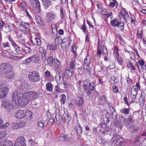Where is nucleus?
Listing matches in <instances>:
<instances>
[{
  "label": "nucleus",
  "mask_w": 146,
  "mask_h": 146,
  "mask_svg": "<svg viewBox=\"0 0 146 146\" xmlns=\"http://www.w3.org/2000/svg\"><path fill=\"white\" fill-rule=\"evenodd\" d=\"M113 2H110L109 5V6L110 8H113L115 6L118 5V3L115 0H113Z\"/></svg>",
  "instance_id": "obj_57"
},
{
  "label": "nucleus",
  "mask_w": 146,
  "mask_h": 146,
  "mask_svg": "<svg viewBox=\"0 0 146 146\" xmlns=\"http://www.w3.org/2000/svg\"><path fill=\"white\" fill-rule=\"evenodd\" d=\"M98 142L101 144H104L105 142L104 139L101 137H99L97 139Z\"/></svg>",
  "instance_id": "obj_62"
},
{
  "label": "nucleus",
  "mask_w": 146,
  "mask_h": 146,
  "mask_svg": "<svg viewBox=\"0 0 146 146\" xmlns=\"http://www.w3.org/2000/svg\"><path fill=\"white\" fill-rule=\"evenodd\" d=\"M42 1L43 5L46 8H48L49 6L52 5V2L50 0H42Z\"/></svg>",
  "instance_id": "obj_21"
},
{
  "label": "nucleus",
  "mask_w": 146,
  "mask_h": 146,
  "mask_svg": "<svg viewBox=\"0 0 146 146\" xmlns=\"http://www.w3.org/2000/svg\"><path fill=\"white\" fill-rule=\"evenodd\" d=\"M62 40L61 37L60 36H58L57 35L54 40L55 44L57 45H59Z\"/></svg>",
  "instance_id": "obj_46"
},
{
  "label": "nucleus",
  "mask_w": 146,
  "mask_h": 146,
  "mask_svg": "<svg viewBox=\"0 0 146 146\" xmlns=\"http://www.w3.org/2000/svg\"><path fill=\"white\" fill-rule=\"evenodd\" d=\"M25 95V93L23 94L22 96L20 97L19 98V100H18L19 102L17 104H19L23 106H25L29 103L30 101L28 100V99Z\"/></svg>",
  "instance_id": "obj_6"
},
{
  "label": "nucleus",
  "mask_w": 146,
  "mask_h": 146,
  "mask_svg": "<svg viewBox=\"0 0 146 146\" xmlns=\"http://www.w3.org/2000/svg\"><path fill=\"white\" fill-rule=\"evenodd\" d=\"M12 31V27L7 24L6 25V26L3 29V31L6 33H8L10 31Z\"/></svg>",
  "instance_id": "obj_41"
},
{
  "label": "nucleus",
  "mask_w": 146,
  "mask_h": 146,
  "mask_svg": "<svg viewBox=\"0 0 146 146\" xmlns=\"http://www.w3.org/2000/svg\"><path fill=\"white\" fill-rule=\"evenodd\" d=\"M54 66L55 68H59L61 66V63L60 61L56 58L54 59Z\"/></svg>",
  "instance_id": "obj_37"
},
{
  "label": "nucleus",
  "mask_w": 146,
  "mask_h": 146,
  "mask_svg": "<svg viewBox=\"0 0 146 146\" xmlns=\"http://www.w3.org/2000/svg\"><path fill=\"white\" fill-rule=\"evenodd\" d=\"M116 58L118 64L120 65H122L123 63V60L122 57L119 56Z\"/></svg>",
  "instance_id": "obj_50"
},
{
  "label": "nucleus",
  "mask_w": 146,
  "mask_h": 146,
  "mask_svg": "<svg viewBox=\"0 0 146 146\" xmlns=\"http://www.w3.org/2000/svg\"><path fill=\"white\" fill-rule=\"evenodd\" d=\"M128 129H130V131L132 133H134L136 131H137L139 129V127L137 126H134L132 125Z\"/></svg>",
  "instance_id": "obj_42"
},
{
  "label": "nucleus",
  "mask_w": 146,
  "mask_h": 146,
  "mask_svg": "<svg viewBox=\"0 0 146 146\" xmlns=\"http://www.w3.org/2000/svg\"><path fill=\"white\" fill-rule=\"evenodd\" d=\"M85 20H84L83 24L81 26L80 28L84 33L86 32V27L85 25Z\"/></svg>",
  "instance_id": "obj_60"
},
{
  "label": "nucleus",
  "mask_w": 146,
  "mask_h": 146,
  "mask_svg": "<svg viewBox=\"0 0 146 146\" xmlns=\"http://www.w3.org/2000/svg\"><path fill=\"white\" fill-rule=\"evenodd\" d=\"M113 53L115 54L116 57L119 56L118 48L116 46L114 47Z\"/></svg>",
  "instance_id": "obj_58"
},
{
  "label": "nucleus",
  "mask_w": 146,
  "mask_h": 146,
  "mask_svg": "<svg viewBox=\"0 0 146 146\" xmlns=\"http://www.w3.org/2000/svg\"><path fill=\"white\" fill-rule=\"evenodd\" d=\"M120 112L124 114H128L129 113V109L128 108H123L120 110Z\"/></svg>",
  "instance_id": "obj_59"
},
{
  "label": "nucleus",
  "mask_w": 146,
  "mask_h": 146,
  "mask_svg": "<svg viewBox=\"0 0 146 146\" xmlns=\"http://www.w3.org/2000/svg\"><path fill=\"white\" fill-rule=\"evenodd\" d=\"M15 51L18 54H21L22 53V49H21L20 47L19 46H18L14 49Z\"/></svg>",
  "instance_id": "obj_64"
},
{
  "label": "nucleus",
  "mask_w": 146,
  "mask_h": 146,
  "mask_svg": "<svg viewBox=\"0 0 146 146\" xmlns=\"http://www.w3.org/2000/svg\"><path fill=\"white\" fill-rule=\"evenodd\" d=\"M76 65V61L74 58L73 59L69 64V68L73 70L75 68Z\"/></svg>",
  "instance_id": "obj_40"
},
{
  "label": "nucleus",
  "mask_w": 146,
  "mask_h": 146,
  "mask_svg": "<svg viewBox=\"0 0 146 146\" xmlns=\"http://www.w3.org/2000/svg\"><path fill=\"white\" fill-rule=\"evenodd\" d=\"M76 105L78 106H81L84 102L83 99L79 97L76 98Z\"/></svg>",
  "instance_id": "obj_25"
},
{
  "label": "nucleus",
  "mask_w": 146,
  "mask_h": 146,
  "mask_svg": "<svg viewBox=\"0 0 146 146\" xmlns=\"http://www.w3.org/2000/svg\"><path fill=\"white\" fill-rule=\"evenodd\" d=\"M89 66L84 65L83 69L84 71L87 73V74H90L91 71L90 70L89 68Z\"/></svg>",
  "instance_id": "obj_54"
},
{
  "label": "nucleus",
  "mask_w": 146,
  "mask_h": 146,
  "mask_svg": "<svg viewBox=\"0 0 146 146\" xmlns=\"http://www.w3.org/2000/svg\"><path fill=\"white\" fill-rule=\"evenodd\" d=\"M32 61L35 63H38L39 61V58L36 54H34L31 56Z\"/></svg>",
  "instance_id": "obj_32"
},
{
  "label": "nucleus",
  "mask_w": 146,
  "mask_h": 146,
  "mask_svg": "<svg viewBox=\"0 0 146 146\" xmlns=\"http://www.w3.org/2000/svg\"><path fill=\"white\" fill-rule=\"evenodd\" d=\"M47 48H49L50 50H54L56 49L57 46L56 44H48L47 46Z\"/></svg>",
  "instance_id": "obj_49"
},
{
  "label": "nucleus",
  "mask_w": 146,
  "mask_h": 146,
  "mask_svg": "<svg viewBox=\"0 0 146 146\" xmlns=\"http://www.w3.org/2000/svg\"><path fill=\"white\" fill-rule=\"evenodd\" d=\"M46 89L47 91L51 92L52 91L53 85L52 84L51 82L47 83L46 84Z\"/></svg>",
  "instance_id": "obj_29"
},
{
  "label": "nucleus",
  "mask_w": 146,
  "mask_h": 146,
  "mask_svg": "<svg viewBox=\"0 0 146 146\" xmlns=\"http://www.w3.org/2000/svg\"><path fill=\"white\" fill-rule=\"evenodd\" d=\"M9 92V88L6 87L0 88V98L4 99L7 96Z\"/></svg>",
  "instance_id": "obj_10"
},
{
  "label": "nucleus",
  "mask_w": 146,
  "mask_h": 146,
  "mask_svg": "<svg viewBox=\"0 0 146 146\" xmlns=\"http://www.w3.org/2000/svg\"><path fill=\"white\" fill-rule=\"evenodd\" d=\"M26 96H27L28 100L30 101L33 100L37 97L38 94L37 93L34 91H29L25 92Z\"/></svg>",
  "instance_id": "obj_8"
},
{
  "label": "nucleus",
  "mask_w": 146,
  "mask_h": 146,
  "mask_svg": "<svg viewBox=\"0 0 146 146\" xmlns=\"http://www.w3.org/2000/svg\"><path fill=\"white\" fill-rule=\"evenodd\" d=\"M121 137L118 134H115L113 137L114 141H115V142H117L119 140L121 139Z\"/></svg>",
  "instance_id": "obj_53"
},
{
  "label": "nucleus",
  "mask_w": 146,
  "mask_h": 146,
  "mask_svg": "<svg viewBox=\"0 0 146 146\" xmlns=\"http://www.w3.org/2000/svg\"><path fill=\"white\" fill-rule=\"evenodd\" d=\"M121 15H122L125 21H126L127 19L128 18V14L126 12L125 10L124 9L123 11H121L120 12Z\"/></svg>",
  "instance_id": "obj_35"
},
{
  "label": "nucleus",
  "mask_w": 146,
  "mask_h": 146,
  "mask_svg": "<svg viewBox=\"0 0 146 146\" xmlns=\"http://www.w3.org/2000/svg\"><path fill=\"white\" fill-rule=\"evenodd\" d=\"M15 125H17V127H15L16 129L21 128L24 127L26 125V123L25 122H23L19 123L18 124H16Z\"/></svg>",
  "instance_id": "obj_55"
},
{
  "label": "nucleus",
  "mask_w": 146,
  "mask_h": 146,
  "mask_svg": "<svg viewBox=\"0 0 146 146\" xmlns=\"http://www.w3.org/2000/svg\"><path fill=\"white\" fill-rule=\"evenodd\" d=\"M75 130L77 132V135L80 136L82 132V129L80 126H77L75 127Z\"/></svg>",
  "instance_id": "obj_39"
},
{
  "label": "nucleus",
  "mask_w": 146,
  "mask_h": 146,
  "mask_svg": "<svg viewBox=\"0 0 146 146\" xmlns=\"http://www.w3.org/2000/svg\"><path fill=\"white\" fill-rule=\"evenodd\" d=\"M121 124V122L119 121L116 120L114 122L115 126L117 127H119L120 129H121L123 127V125Z\"/></svg>",
  "instance_id": "obj_43"
},
{
  "label": "nucleus",
  "mask_w": 146,
  "mask_h": 146,
  "mask_svg": "<svg viewBox=\"0 0 146 146\" xmlns=\"http://www.w3.org/2000/svg\"><path fill=\"white\" fill-rule=\"evenodd\" d=\"M121 22L119 21L118 19H115L111 21L110 23L112 27H118Z\"/></svg>",
  "instance_id": "obj_26"
},
{
  "label": "nucleus",
  "mask_w": 146,
  "mask_h": 146,
  "mask_svg": "<svg viewBox=\"0 0 146 146\" xmlns=\"http://www.w3.org/2000/svg\"><path fill=\"white\" fill-rule=\"evenodd\" d=\"M26 141L23 136H20L15 141L14 146H26Z\"/></svg>",
  "instance_id": "obj_7"
},
{
  "label": "nucleus",
  "mask_w": 146,
  "mask_h": 146,
  "mask_svg": "<svg viewBox=\"0 0 146 146\" xmlns=\"http://www.w3.org/2000/svg\"><path fill=\"white\" fill-rule=\"evenodd\" d=\"M138 63L139 65H138V67L140 71L141 72L143 71V68H142L145 65L144 61L143 60H139Z\"/></svg>",
  "instance_id": "obj_31"
},
{
  "label": "nucleus",
  "mask_w": 146,
  "mask_h": 146,
  "mask_svg": "<svg viewBox=\"0 0 146 146\" xmlns=\"http://www.w3.org/2000/svg\"><path fill=\"white\" fill-rule=\"evenodd\" d=\"M35 19L37 23L40 25H42L43 24V23L42 19L39 15H36L35 16Z\"/></svg>",
  "instance_id": "obj_38"
},
{
  "label": "nucleus",
  "mask_w": 146,
  "mask_h": 146,
  "mask_svg": "<svg viewBox=\"0 0 146 146\" xmlns=\"http://www.w3.org/2000/svg\"><path fill=\"white\" fill-rule=\"evenodd\" d=\"M29 88L27 83H22L19 88V89L21 91L27 90Z\"/></svg>",
  "instance_id": "obj_27"
},
{
  "label": "nucleus",
  "mask_w": 146,
  "mask_h": 146,
  "mask_svg": "<svg viewBox=\"0 0 146 146\" xmlns=\"http://www.w3.org/2000/svg\"><path fill=\"white\" fill-rule=\"evenodd\" d=\"M124 23L121 22L117 27L119 28L121 31H123L124 29Z\"/></svg>",
  "instance_id": "obj_63"
},
{
  "label": "nucleus",
  "mask_w": 146,
  "mask_h": 146,
  "mask_svg": "<svg viewBox=\"0 0 146 146\" xmlns=\"http://www.w3.org/2000/svg\"><path fill=\"white\" fill-rule=\"evenodd\" d=\"M91 62V58L89 56L87 55L84 59L83 66L84 65L88 66H90Z\"/></svg>",
  "instance_id": "obj_23"
},
{
  "label": "nucleus",
  "mask_w": 146,
  "mask_h": 146,
  "mask_svg": "<svg viewBox=\"0 0 146 146\" xmlns=\"http://www.w3.org/2000/svg\"><path fill=\"white\" fill-rule=\"evenodd\" d=\"M0 70L5 74L6 77L8 79L13 78L15 74L13 71L12 66L9 64L4 63L0 65Z\"/></svg>",
  "instance_id": "obj_1"
},
{
  "label": "nucleus",
  "mask_w": 146,
  "mask_h": 146,
  "mask_svg": "<svg viewBox=\"0 0 146 146\" xmlns=\"http://www.w3.org/2000/svg\"><path fill=\"white\" fill-rule=\"evenodd\" d=\"M70 41L68 38H64L61 42V47H65L66 48L70 46Z\"/></svg>",
  "instance_id": "obj_12"
},
{
  "label": "nucleus",
  "mask_w": 146,
  "mask_h": 146,
  "mask_svg": "<svg viewBox=\"0 0 146 146\" xmlns=\"http://www.w3.org/2000/svg\"><path fill=\"white\" fill-rule=\"evenodd\" d=\"M61 98L60 102L62 104H64L65 103L66 97L65 94H62L60 96Z\"/></svg>",
  "instance_id": "obj_56"
},
{
  "label": "nucleus",
  "mask_w": 146,
  "mask_h": 146,
  "mask_svg": "<svg viewBox=\"0 0 146 146\" xmlns=\"http://www.w3.org/2000/svg\"><path fill=\"white\" fill-rule=\"evenodd\" d=\"M111 115L108 113L107 112L105 114V118H104V121H106V124L109 123L110 120L109 119L111 118Z\"/></svg>",
  "instance_id": "obj_36"
},
{
  "label": "nucleus",
  "mask_w": 146,
  "mask_h": 146,
  "mask_svg": "<svg viewBox=\"0 0 146 146\" xmlns=\"http://www.w3.org/2000/svg\"><path fill=\"white\" fill-rule=\"evenodd\" d=\"M23 57V56H10L9 58L10 59H13V60H19L22 58Z\"/></svg>",
  "instance_id": "obj_61"
},
{
  "label": "nucleus",
  "mask_w": 146,
  "mask_h": 146,
  "mask_svg": "<svg viewBox=\"0 0 146 146\" xmlns=\"http://www.w3.org/2000/svg\"><path fill=\"white\" fill-rule=\"evenodd\" d=\"M33 44L38 46H40L41 44V42L40 39L38 37L34 38L31 40Z\"/></svg>",
  "instance_id": "obj_22"
},
{
  "label": "nucleus",
  "mask_w": 146,
  "mask_h": 146,
  "mask_svg": "<svg viewBox=\"0 0 146 146\" xmlns=\"http://www.w3.org/2000/svg\"><path fill=\"white\" fill-rule=\"evenodd\" d=\"M56 16L55 13L50 12L46 13L45 20L47 23H50L54 20L56 18Z\"/></svg>",
  "instance_id": "obj_9"
},
{
  "label": "nucleus",
  "mask_w": 146,
  "mask_h": 146,
  "mask_svg": "<svg viewBox=\"0 0 146 146\" xmlns=\"http://www.w3.org/2000/svg\"><path fill=\"white\" fill-rule=\"evenodd\" d=\"M95 84L94 82H91L89 85V88L90 90L92 91H94L96 90Z\"/></svg>",
  "instance_id": "obj_51"
},
{
  "label": "nucleus",
  "mask_w": 146,
  "mask_h": 146,
  "mask_svg": "<svg viewBox=\"0 0 146 146\" xmlns=\"http://www.w3.org/2000/svg\"><path fill=\"white\" fill-rule=\"evenodd\" d=\"M72 52L75 58L76 57L77 55V53L76 52V47L74 44L72 45Z\"/></svg>",
  "instance_id": "obj_45"
},
{
  "label": "nucleus",
  "mask_w": 146,
  "mask_h": 146,
  "mask_svg": "<svg viewBox=\"0 0 146 146\" xmlns=\"http://www.w3.org/2000/svg\"><path fill=\"white\" fill-rule=\"evenodd\" d=\"M20 25L23 28V29L21 30L23 33L25 35L30 33L32 24L28 23L21 22Z\"/></svg>",
  "instance_id": "obj_4"
},
{
  "label": "nucleus",
  "mask_w": 146,
  "mask_h": 146,
  "mask_svg": "<svg viewBox=\"0 0 146 146\" xmlns=\"http://www.w3.org/2000/svg\"><path fill=\"white\" fill-rule=\"evenodd\" d=\"M47 64L50 66H52L54 62V59L51 56H49L47 59Z\"/></svg>",
  "instance_id": "obj_33"
},
{
  "label": "nucleus",
  "mask_w": 146,
  "mask_h": 146,
  "mask_svg": "<svg viewBox=\"0 0 146 146\" xmlns=\"http://www.w3.org/2000/svg\"><path fill=\"white\" fill-rule=\"evenodd\" d=\"M1 106L7 110L9 111L13 108V106L11 101L8 99H5L1 102Z\"/></svg>",
  "instance_id": "obj_2"
},
{
  "label": "nucleus",
  "mask_w": 146,
  "mask_h": 146,
  "mask_svg": "<svg viewBox=\"0 0 146 146\" xmlns=\"http://www.w3.org/2000/svg\"><path fill=\"white\" fill-rule=\"evenodd\" d=\"M61 114H60V111L59 110L58 111H56V114L55 117L57 121H60V116Z\"/></svg>",
  "instance_id": "obj_47"
},
{
  "label": "nucleus",
  "mask_w": 146,
  "mask_h": 146,
  "mask_svg": "<svg viewBox=\"0 0 146 146\" xmlns=\"http://www.w3.org/2000/svg\"><path fill=\"white\" fill-rule=\"evenodd\" d=\"M98 102L100 105H104L106 104V102H107L106 97L104 95L100 96Z\"/></svg>",
  "instance_id": "obj_14"
},
{
  "label": "nucleus",
  "mask_w": 146,
  "mask_h": 146,
  "mask_svg": "<svg viewBox=\"0 0 146 146\" xmlns=\"http://www.w3.org/2000/svg\"><path fill=\"white\" fill-rule=\"evenodd\" d=\"M30 2L31 3V5H32V3L33 2V1H34L35 4L36 6L35 8L36 9V12L38 13H40L41 11V9L40 7V3L38 0H30Z\"/></svg>",
  "instance_id": "obj_16"
},
{
  "label": "nucleus",
  "mask_w": 146,
  "mask_h": 146,
  "mask_svg": "<svg viewBox=\"0 0 146 146\" xmlns=\"http://www.w3.org/2000/svg\"><path fill=\"white\" fill-rule=\"evenodd\" d=\"M143 139L141 136H137L135 139V145H139Z\"/></svg>",
  "instance_id": "obj_28"
},
{
  "label": "nucleus",
  "mask_w": 146,
  "mask_h": 146,
  "mask_svg": "<svg viewBox=\"0 0 146 146\" xmlns=\"http://www.w3.org/2000/svg\"><path fill=\"white\" fill-rule=\"evenodd\" d=\"M90 83L89 79H86L84 81V84L83 86L84 89L88 88V86H89V85Z\"/></svg>",
  "instance_id": "obj_34"
},
{
  "label": "nucleus",
  "mask_w": 146,
  "mask_h": 146,
  "mask_svg": "<svg viewBox=\"0 0 146 146\" xmlns=\"http://www.w3.org/2000/svg\"><path fill=\"white\" fill-rule=\"evenodd\" d=\"M25 111L22 110H18L15 114V117L18 119L24 118Z\"/></svg>",
  "instance_id": "obj_13"
},
{
  "label": "nucleus",
  "mask_w": 146,
  "mask_h": 146,
  "mask_svg": "<svg viewBox=\"0 0 146 146\" xmlns=\"http://www.w3.org/2000/svg\"><path fill=\"white\" fill-rule=\"evenodd\" d=\"M62 119L66 123L68 122L71 119V117L68 114L64 113L62 116Z\"/></svg>",
  "instance_id": "obj_20"
},
{
  "label": "nucleus",
  "mask_w": 146,
  "mask_h": 146,
  "mask_svg": "<svg viewBox=\"0 0 146 146\" xmlns=\"http://www.w3.org/2000/svg\"><path fill=\"white\" fill-rule=\"evenodd\" d=\"M143 30L138 29L137 34V38L140 39L143 38Z\"/></svg>",
  "instance_id": "obj_44"
},
{
  "label": "nucleus",
  "mask_w": 146,
  "mask_h": 146,
  "mask_svg": "<svg viewBox=\"0 0 146 146\" xmlns=\"http://www.w3.org/2000/svg\"><path fill=\"white\" fill-rule=\"evenodd\" d=\"M64 76L63 73H60L58 75L55 76V79L57 83L59 84L62 83L63 82Z\"/></svg>",
  "instance_id": "obj_15"
},
{
  "label": "nucleus",
  "mask_w": 146,
  "mask_h": 146,
  "mask_svg": "<svg viewBox=\"0 0 146 146\" xmlns=\"http://www.w3.org/2000/svg\"><path fill=\"white\" fill-rule=\"evenodd\" d=\"M127 67L130 70H135V66L133 65L132 63L130 62H129V63L127 64Z\"/></svg>",
  "instance_id": "obj_52"
},
{
  "label": "nucleus",
  "mask_w": 146,
  "mask_h": 146,
  "mask_svg": "<svg viewBox=\"0 0 146 146\" xmlns=\"http://www.w3.org/2000/svg\"><path fill=\"white\" fill-rule=\"evenodd\" d=\"M28 78L31 81L35 82H37L40 80L39 74L36 71L30 72L28 75Z\"/></svg>",
  "instance_id": "obj_3"
},
{
  "label": "nucleus",
  "mask_w": 146,
  "mask_h": 146,
  "mask_svg": "<svg viewBox=\"0 0 146 146\" xmlns=\"http://www.w3.org/2000/svg\"><path fill=\"white\" fill-rule=\"evenodd\" d=\"M24 118L30 120L33 117L32 112L29 110L25 111Z\"/></svg>",
  "instance_id": "obj_17"
},
{
  "label": "nucleus",
  "mask_w": 146,
  "mask_h": 146,
  "mask_svg": "<svg viewBox=\"0 0 146 146\" xmlns=\"http://www.w3.org/2000/svg\"><path fill=\"white\" fill-rule=\"evenodd\" d=\"M73 72V71L72 69L69 68H67L66 69L65 72V76L69 78H70L72 75Z\"/></svg>",
  "instance_id": "obj_19"
},
{
  "label": "nucleus",
  "mask_w": 146,
  "mask_h": 146,
  "mask_svg": "<svg viewBox=\"0 0 146 146\" xmlns=\"http://www.w3.org/2000/svg\"><path fill=\"white\" fill-rule=\"evenodd\" d=\"M13 144L11 141L8 139L2 140L0 142V146H13Z\"/></svg>",
  "instance_id": "obj_11"
},
{
  "label": "nucleus",
  "mask_w": 146,
  "mask_h": 146,
  "mask_svg": "<svg viewBox=\"0 0 146 146\" xmlns=\"http://www.w3.org/2000/svg\"><path fill=\"white\" fill-rule=\"evenodd\" d=\"M137 93L138 90L137 89L135 88L134 86H133L131 89V94L137 96Z\"/></svg>",
  "instance_id": "obj_48"
},
{
  "label": "nucleus",
  "mask_w": 146,
  "mask_h": 146,
  "mask_svg": "<svg viewBox=\"0 0 146 146\" xmlns=\"http://www.w3.org/2000/svg\"><path fill=\"white\" fill-rule=\"evenodd\" d=\"M39 51L41 53L42 59L45 60L47 58L46 50L42 47H40L39 48Z\"/></svg>",
  "instance_id": "obj_18"
},
{
  "label": "nucleus",
  "mask_w": 146,
  "mask_h": 146,
  "mask_svg": "<svg viewBox=\"0 0 146 146\" xmlns=\"http://www.w3.org/2000/svg\"><path fill=\"white\" fill-rule=\"evenodd\" d=\"M52 36H57V31L56 28V25H54L52 26Z\"/></svg>",
  "instance_id": "obj_30"
},
{
  "label": "nucleus",
  "mask_w": 146,
  "mask_h": 146,
  "mask_svg": "<svg viewBox=\"0 0 146 146\" xmlns=\"http://www.w3.org/2000/svg\"><path fill=\"white\" fill-rule=\"evenodd\" d=\"M19 97L18 96V94L17 91H15L13 95V101L15 102L16 104H17L18 102V100H19Z\"/></svg>",
  "instance_id": "obj_24"
},
{
  "label": "nucleus",
  "mask_w": 146,
  "mask_h": 146,
  "mask_svg": "<svg viewBox=\"0 0 146 146\" xmlns=\"http://www.w3.org/2000/svg\"><path fill=\"white\" fill-rule=\"evenodd\" d=\"M133 116L132 115H129L128 117L124 119L123 122L127 128H129L131 127L134 122Z\"/></svg>",
  "instance_id": "obj_5"
}]
</instances>
